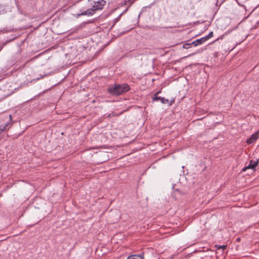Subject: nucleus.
<instances>
[{"mask_svg":"<svg viewBox=\"0 0 259 259\" xmlns=\"http://www.w3.org/2000/svg\"><path fill=\"white\" fill-rule=\"evenodd\" d=\"M130 90V86L126 83L115 84L108 88V92L112 95L119 96L127 92Z\"/></svg>","mask_w":259,"mask_h":259,"instance_id":"obj_1","label":"nucleus"},{"mask_svg":"<svg viewBox=\"0 0 259 259\" xmlns=\"http://www.w3.org/2000/svg\"><path fill=\"white\" fill-rule=\"evenodd\" d=\"M106 4V2L104 0H98L97 2H94V5L91 9H89L83 12L80 15L92 16L97 11L102 10Z\"/></svg>","mask_w":259,"mask_h":259,"instance_id":"obj_2","label":"nucleus"},{"mask_svg":"<svg viewBox=\"0 0 259 259\" xmlns=\"http://www.w3.org/2000/svg\"><path fill=\"white\" fill-rule=\"evenodd\" d=\"M152 100L153 101L160 100L162 104H167L168 106H171L175 102V99H172L169 101L168 99H165L164 97H157L156 96L155 97H152Z\"/></svg>","mask_w":259,"mask_h":259,"instance_id":"obj_3","label":"nucleus"},{"mask_svg":"<svg viewBox=\"0 0 259 259\" xmlns=\"http://www.w3.org/2000/svg\"><path fill=\"white\" fill-rule=\"evenodd\" d=\"M259 138V134L257 132L252 134L251 137L248 139L246 142L248 144H252L254 143Z\"/></svg>","mask_w":259,"mask_h":259,"instance_id":"obj_4","label":"nucleus"},{"mask_svg":"<svg viewBox=\"0 0 259 259\" xmlns=\"http://www.w3.org/2000/svg\"><path fill=\"white\" fill-rule=\"evenodd\" d=\"M206 41L205 38H204V37H201L199 39H197L196 40L192 42V45H193L194 47H196L198 45H200L203 44Z\"/></svg>","mask_w":259,"mask_h":259,"instance_id":"obj_5","label":"nucleus"},{"mask_svg":"<svg viewBox=\"0 0 259 259\" xmlns=\"http://www.w3.org/2000/svg\"><path fill=\"white\" fill-rule=\"evenodd\" d=\"M126 259H144L143 254H134L128 256Z\"/></svg>","mask_w":259,"mask_h":259,"instance_id":"obj_6","label":"nucleus"},{"mask_svg":"<svg viewBox=\"0 0 259 259\" xmlns=\"http://www.w3.org/2000/svg\"><path fill=\"white\" fill-rule=\"evenodd\" d=\"M258 164V161H253V162L250 161L249 164L245 167V168H254Z\"/></svg>","mask_w":259,"mask_h":259,"instance_id":"obj_7","label":"nucleus"},{"mask_svg":"<svg viewBox=\"0 0 259 259\" xmlns=\"http://www.w3.org/2000/svg\"><path fill=\"white\" fill-rule=\"evenodd\" d=\"M10 122H7L4 125L0 126V132H4L6 130L7 127L9 126Z\"/></svg>","mask_w":259,"mask_h":259,"instance_id":"obj_8","label":"nucleus"},{"mask_svg":"<svg viewBox=\"0 0 259 259\" xmlns=\"http://www.w3.org/2000/svg\"><path fill=\"white\" fill-rule=\"evenodd\" d=\"M215 247L217 248V249H222L223 250H225L226 249L227 246L226 245H215Z\"/></svg>","mask_w":259,"mask_h":259,"instance_id":"obj_9","label":"nucleus"},{"mask_svg":"<svg viewBox=\"0 0 259 259\" xmlns=\"http://www.w3.org/2000/svg\"><path fill=\"white\" fill-rule=\"evenodd\" d=\"M212 36H213V32H212V31H211V32H210L209 33V34H208L207 35H206V36H204V38H205V40H206H206H207L209 38H210L212 37Z\"/></svg>","mask_w":259,"mask_h":259,"instance_id":"obj_10","label":"nucleus"},{"mask_svg":"<svg viewBox=\"0 0 259 259\" xmlns=\"http://www.w3.org/2000/svg\"><path fill=\"white\" fill-rule=\"evenodd\" d=\"M192 45L191 43H186L183 45V48L188 49L190 48L191 46Z\"/></svg>","mask_w":259,"mask_h":259,"instance_id":"obj_11","label":"nucleus"},{"mask_svg":"<svg viewBox=\"0 0 259 259\" xmlns=\"http://www.w3.org/2000/svg\"><path fill=\"white\" fill-rule=\"evenodd\" d=\"M223 38V36H221V37H219L218 38H217V39H215V40H214V41H218L219 39H222Z\"/></svg>","mask_w":259,"mask_h":259,"instance_id":"obj_12","label":"nucleus"},{"mask_svg":"<svg viewBox=\"0 0 259 259\" xmlns=\"http://www.w3.org/2000/svg\"><path fill=\"white\" fill-rule=\"evenodd\" d=\"M12 115H9V121L8 122H11V121H12Z\"/></svg>","mask_w":259,"mask_h":259,"instance_id":"obj_13","label":"nucleus"},{"mask_svg":"<svg viewBox=\"0 0 259 259\" xmlns=\"http://www.w3.org/2000/svg\"><path fill=\"white\" fill-rule=\"evenodd\" d=\"M159 94V92H157L154 95H153V97H155V96H157V95Z\"/></svg>","mask_w":259,"mask_h":259,"instance_id":"obj_14","label":"nucleus"},{"mask_svg":"<svg viewBox=\"0 0 259 259\" xmlns=\"http://www.w3.org/2000/svg\"><path fill=\"white\" fill-rule=\"evenodd\" d=\"M257 132L259 134V128H258V130Z\"/></svg>","mask_w":259,"mask_h":259,"instance_id":"obj_15","label":"nucleus"}]
</instances>
